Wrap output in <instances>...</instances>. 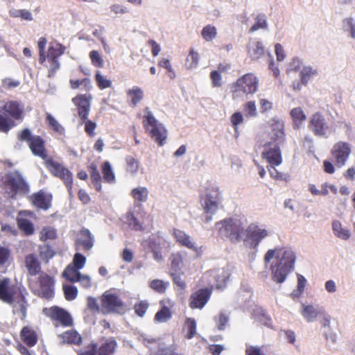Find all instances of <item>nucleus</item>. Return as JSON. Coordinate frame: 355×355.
I'll use <instances>...</instances> for the list:
<instances>
[{"label":"nucleus","instance_id":"f257e3e1","mask_svg":"<svg viewBox=\"0 0 355 355\" xmlns=\"http://www.w3.org/2000/svg\"><path fill=\"white\" fill-rule=\"evenodd\" d=\"M276 261L270 266L272 279L277 284L283 283L288 275L295 268L296 259L295 252L291 249L276 248L269 250L264 256V261L268 263L273 258Z\"/></svg>","mask_w":355,"mask_h":355},{"label":"nucleus","instance_id":"f03ea898","mask_svg":"<svg viewBox=\"0 0 355 355\" xmlns=\"http://www.w3.org/2000/svg\"><path fill=\"white\" fill-rule=\"evenodd\" d=\"M0 300L8 304L17 302L19 305L18 311L23 317L26 316L27 301L23 290L17 284H13L9 278L0 279Z\"/></svg>","mask_w":355,"mask_h":355},{"label":"nucleus","instance_id":"7ed1b4c3","mask_svg":"<svg viewBox=\"0 0 355 355\" xmlns=\"http://www.w3.org/2000/svg\"><path fill=\"white\" fill-rule=\"evenodd\" d=\"M218 235L223 239H227L232 243H238L241 241L245 234L243 222L236 218H228L217 222Z\"/></svg>","mask_w":355,"mask_h":355},{"label":"nucleus","instance_id":"20e7f679","mask_svg":"<svg viewBox=\"0 0 355 355\" xmlns=\"http://www.w3.org/2000/svg\"><path fill=\"white\" fill-rule=\"evenodd\" d=\"M54 278L46 272H41L35 279H28L31 291L37 296L51 300L54 296Z\"/></svg>","mask_w":355,"mask_h":355},{"label":"nucleus","instance_id":"39448f33","mask_svg":"<svg viewBox=\"0 0 355 355\" xmlns=\"http://www.w3.org/2000/svg\"><path fill=\"white\" fill-rule=\"evenodd\" d=\"M17 139L20 141L26 142L31 153L35 156L40 157L44 161L48 158L46 143L40 135H34L28 128H24L17 134Z\"/></svg>","mask_w":355,"mask_h":355},{"label":"nucleus","instance_id":"423d86ee","mask_svg":"<svg viewBox=\"0 0 355 355\" xmlns=\"http://www.w3.org/2000/svg\"><path fill=\"white\" fill-rule=\"evenodd\" d=\"M144 127L149 136L159 146H163L167 137V131L164 125L154 117L148 107L145 109Z\"/></svg>","mask_w":355,"mask_h":355},{"label":"nucleus","instance_id":"0eeeda50","mask_svg":"<svg viewBox=\"0 0 355 355\" xmlns=\"http://www.w3.org/2000/svg\"><path fill=\"white\" fill-rule=\"evenodd\" d=\"M127 305L119 295L105 291L101 297V312L103 314H124Z\"/></svg>","mask_w":355,"mask_h":355},{"label":"nucleus","instance_id":"6e6552de","mask_svg":"<svg viewBox=\"0 0 355 355\" xmlns=\"http://www.w3.org/2000/svg\"><path fill=\"white\" fill-rule=\"evenodd\" d=\"M3 183L9 190L11 197H15L18 193L25 194L29 192L28 183L18 171L7 173L4 176Z\"/></svg>","mask_w":355,"mask_h":355},{"label":"nucleus","instance_id":"1a4fd4ad","mask_svg":"<svg viewBox=\"0 0 355 355\" xmlns=\"http://www.w3.org/2000/svg\"><path fill=\"white\" fill-rule=\"evenodd\" d=\"M43 313L51 319L55 327H71L73 324V320L70 313L59 306L45 308Z\"/></svg>","mask_w":355,"mask_h":355},{"label":"nucleus","instance_id":"9d476101","mask_svg":"<svg viewBox=\"0 0 355 355\" xmlns=\"http://www.w3.org/2000/svg\"><path fill=\"white\" fill-rule=\"evenodd\" d=\"M351 153V145L342 141L336 142L331 150V155L338 167H342L345 164Z\"/></svg>","mask_w":355,"mask_h":355},{"label":"nucleus","instance_id":"9b49d317","mask_svg":"<svg viewBox=\"0 0 355 355\" xmlns=\"http://www.w3.org/2000/svg\"><path fill=\"white\" fill-rule=\"evenodd\" d=\"M309 128L317 137H327L329 127L325 117L320 112L314 113L310 118Z\"/></svg>","mask_w":355,"mask_h":355},{"label":"nucleus","instance_id":"f8f14e48","mask_svg":"<svg viewBox=\"0 0 355 355\" xmlns=\"http://www.w3.org/2000/svg\"><path fill=\"white\" fill-rule=\"evenodd\" d=\"M280 145L271 141L264 144V150L261 153V157L266 159L270 165H279L282 162V152Z\"/></svg>","mask_w":355,"mask_h":355},{"label":"nucleus","instance_id":"ddd939ff","mask_svg":"<svg viewBox=\"0 0 355 355\" xmlns=\"http://www.w3.org/2000/svg\"><path fill=\"white\" fill-rule=\"evenodd\" d=\"M211 288H200L191 293L189 297V306L192 309H202L211 297Z\"/></svg>","mask_w":355,"mask_h":355},{"label":"nucleus","instance_id":"4468645a","mask_svg":"<svg viewBox=\"0 0 355 355\" xmlns=\"http://www.w3.org/2000/svg\"><path fill=\"white\" fill-rule=\"evenodd\" d=\"M160 309L155 313L154 321L156 323L166 322L172 318V309L175 306L174 301L166 298L160 300Z\"/></svg>","mask_w":355,"mask_h":355},{"label":"nucleus","instance_id":"2eb2a0df","mask_svg":"<svg viewBox=\"0 0 355 355\" xmlns=\"http://www.w3.org/2000/svg\"><path fill=\"white\" fill-rule=\"evenodd\" d=\"M271 130V142L282 144L285 141V131L284 122L277 118H272L268 121Z\"/></svg>","mask_w":355,"mask_h":355},{"label":"nucleus","instance_id":"dca6fc26","mask_svg":"<svg viewBox=\"0 0 355 355\" xmlns=\"http://www.w3.org/2000/svg\"><path fill=\"white\" fill-rule=\"evenodd\" d=\"M163 242L164 240L162 238L152 235L144 240L141 245L144 248H148L151 250L155 260L161 261L163 259L162 255V245Z\"/></svg>","mask_w":355,"mask_h":355},{"label":"nucleus","instance_id":"f3484780","mask_svg":"<svg viewBox=\"0 0 355 355\" xmlns=\"http://www.w3.org/2000/svg\"><path fill=\"white\" fill-rule=\"evenodd\" d=\"M94 237L88 229L83 228L80 230L79 237L75 241L74 245L76 250L82 249L89 251L94 246Z\"/></svg>","mask_w":355,"mask_h":355},{"label":"nucleus","instance_id":"a211bd4d","mask_svg":"<svg viewBox=\"0 0 355 355\" xmlns=\"http://www.w3.org/2000/svg\"><path fill=\"white\" fill-rule=\"evenodd\" d=\"M52 195L42 190L34 193L30 197L32 204L40 209L47 210L51 207Z\"/></svg>","mask_w":355,"mask_h":355},{"label":"nucleus","instance_id":"6ab92c4d","mask_svg":"<svg viewBox=\"0 0 355 355\" xmlns=\"http://www.w3.org/2000/svg\"><path fill=\"white\" fill-rule=\"evenodd\" d=\"M268 232L266 229L259 227L254 223H251L245 230L244 236L247 239L251 240L255 245H258L261 241L268 236Z\"/></svg>","mask_w":355,"mask_h":355},{"label":"nucleus","instance_id":"aec40b11","mask_svg":"<svg viewBox=\"0 0 355 355\" xmlns=\"http://www.w3.org/2000/svg\"><path fill=\"white\" fill-rule=\"evenodd\" d=\"M100 345L97 347L98 355H114L118 344L114 337L102 338Z\"/></svg>","mask_w":355,"mask_h":355},{"label":"nucleus","instance_id":"412c9836","mask_svg":"<svg viewBox=\"0 0 355 355\" xmlns=\"http://www.w3.org/2000/svg\"><path fill=\"white\" fill-rule=\"evenodd\" d=\"M61 344L80 346L83 343L81 335L74 329L66 331L58 335Z\"/></svg>","mask_w":355,"mask_h":355},{"label":"nucleus","instance_id":"4be33fe9","mask_svg":"<svg viewBox=\"0 0 355 355\" xmlns=\"http://www.w3.org/2000/svg\"><path fill=\"white\" fill-rule=\"evenodd\" d=\"M3 110L6 114L15 119L18 120L22 119L24 107L17 101H10L6 102L3 107Z\"/></svg>","mask_w":355,"mask_h":355},{"label":"nucleus","instance_id":"5701e85b","mask_svg":"<svg viewBox=\"0 0 355 355\" xmlns=\"http://www.w3.org/2000/svg\"><path fill=\"white\" fill-rule=\"evenodd\" d=\"M21 340L29 347L35 346L38 340L37 332L31 327L26 326L20 332Z\"/></svg>","mask_w":355,"mask_h":355},{"label":"nucleus","instance_id":"b1692460","mask_svg":"<svg viewBox=\"0 0 355 355\" xmlns=\"http://www.w3.org/2000/svg\"><path fill=\"white\" fill-rule=\"evenodd\" d=\"M73 103L78 106V115L85 121L87 119L89 112V103L85 96H80L73 98Z\"/></svg>","mask_w":355,"mask_h":355},{"label":"nucleus","instance_id":"393cba45","mask_svg":"<svg viewBox=\"0 0 355 355\" xmlns=\"http://www.w3.org/2000/svg\"><path fill=\"white\" fill-rule=\"evenodd\" d=\"M25 266L31 275H36L41 272V265L36 255L28 254L25 258Z\"/></svg>","mask_w":355,"mask_h":355},{"label":"nucleus","instance_id":"a878e982","mask_svg":"<svg viewBox=\"0 0 355 355\" xmlns=\"http://www.w3.org/2000/svg\"><path fill=\"white\" fill-rule=\"evenodd\" d=\"M236 85L239 89H257L258 80L253 73H247L237 80Z\"/></svg>","mask_w":355,"mask_h":355},{"label":"nucleus","instance_id":"bb28decb","mask_svg":"<svg viewBox=\"0 0 355 355\" xmlns=\"http://www.w3.org/2000/svg\"><path fill=\"white\" fill-rule=\"evenodd\" d=\"M218 205L216 200H212L209 196H207L203 205L205 213L207 214L205 222L209 223L212 219V216L216 212Z\"/></svg>","mask_w":355,"mask_h":355},{"label":"nucleus","instance_id":"cd10ccee","mask_svg":"<svg viewBox=\"0 0 355 355\" xmlns=\"http://www.w3.org/2000/svg\"><path fill=\"white\" fill-rule=\"evenodd\" d=\"M173 235L175 240L181 245L187 247L189 249L196 250L194 243L191 241L190 236L184 232L180 230H174Z\"/></svg>","mask_w":355,"mask_h":355},{"label":"nucleus","instance_id":"c85d7f7f","mask_svg":"<svg viewBox=\"0 0 355 355\" xmlns=\"http://www.w3.org/2000/svg\"><path fill=\"white\" fill-rule=\"evenodd\" d=\"M290 115L292 118L295 129H299L306 119V114L300 107L292 109L290 112Z\"/></svg>","mask_w":355,"mask_h":355},{"label":"nucleus","instance_id":"c756f323","mask_svg":"<svg viewBox=\"0 0 355 355\" xmlns=\"http://www.w3.org/2000/svg\"><path fill=\"white\" fill-rule=\"evenodd\" d=\"M56 178L63 181L69 193L72 191L73 187V174L64 166L62 168V171L59 173Z\"/></svg>","mask_w":355,"mask_h":355},{"label":"nucleus","instance_id":"7c9ffc66","mask_svg":"<svg viewBox=\"0 0 355 355\" xmlns=\"http://www.w3.org/2000/svg\"><path fill=\"white\" fill-rule=\"evenodd\" d=\"M301 83L306 86L308 83L318 76V71L311 66L304 67L300 72Z\"/></svg>","mask_w":355,"mask_h":355},{"label":"nucleus","instance_id":"2f4dec72","mask_svg":"<svg viewBox=\"0 0 355 355\" xmlns=\"http://www.w3.org/2000/svg\"><path fill=\"white\" fill-rule=\"evenodd\" d=\"M248 53L253 60H258L264 55L265 49L261 42H255L250 44L248 47Z\"/></svg>","mask_w":355,"mask_h":355},{"label":"nucleus","instance_id":"473e14b6","mask_svg":"<svg viewBox=\"0 0 355 355\" xmlns=\"http://www.w3.org/2000/svg\"><path fill=\"white\" fill-rule=\"evenodd\" d=\"M80 269L68 265L62 272V276L64 277L68 282H78L79 279V277L81 273L79 272Z\"/></svg>","mask_w":355,"mask_h":355},{"label":"nucleus","instance_id":"72a5a7b5","mask_svg":"<svg viewBox=\"0 0 355 355\" xmlns=\"http://www.w3.org/2000/svg\"><path fill=\"white\" fill-rule=\"evenodd\" d=\"M184 331H186L184 338L190 340L193 338L197 334V325L195 319L187 318L184 324Z\"/></svg>","mask_w":355,"mask_h":355},{"label":"nucleus","instance_id":"f704fd0d","mask_svg":"<svg viewBox=\"0 0 355 355\" xmlns=\"http://www.w3.org/2000/svg\"><path fill=\"white\" fill-rule=\"evenodd\" d=\"M332 230L334 234L340 239L347 240L351 236L350 231L344 228L338 220H334L332 223Z\"/></svg>","mask_w":355,"mask_h":355},{"label":"nucleus","instance_id":"c9c22d12","mask_svg":"<svg viewBox=\"0 0 355 355\" xmlns=\"http://www.w3.org/2000/svg\"><path fill=\"white\" fill-rule=\"evenodd\" d=\"M101 171L103 180L105 182L113 184L116 181L114 173L112 170L110 163L107 161L104 162L101 165Z\"/></svg>","mask_w":355,"mask_h":355},{"label":"nucleus","instance_id":"e433bc0d","mask_svg":"<svg viewBox=\"0 0 355 355\" xmlns=\"http://www.w3.org/2000/svg\"><path fill=\"white\" fill-rule=\"evenodd\" d=\"M44 166L49 173L54 177L61 172L64 165L53 159V157H48L44 160Z\"/></svg>","mask_w":355,"mask_h":355},{"label":"nucleus","instance_id":"4c0bfd02","mask_svg":"<svg viewBox=\"0 0 355 355\" xmlns=\"http://www.w3.org/2000/svg\"><path fill=\"white\" fill-rule=\"evenodd\" d=\"M125 223L133 230L144 231L145 228L132 211H128L125 216Z\"/></svg>","mask_w":355,"mask_h":355},{"label":"nucleus","instance_id":"58836bf2","mask_svg":"<svg viewBox=\"0 0 355 355\" xmlns=\"http://www.w3.org/2000/svg\"><path fill=\"white\" fill-rule=\"evenodd\" d=\"M302 315L306 320L307 322H311L315 320L319 312L312 305L302 304Z\"/></svg>","mask_w":355,"mask_h":355},{"label":"nucleus","instance_id":"ea45409f","mask_svg":"<svg viewBox=\"0 0 355 355\" xmlns=\"http://www.w3.org/2000/svg\"><path fill=\"white\" fill-rule=\"evenodd\" d=\"M254 24L250 28L249 32L253 33L259 29H268V21L266 17L263 13L258 14L255 17Z\"/></svg>","mask_w":355,"mask_h":355},{"label":"nucleus","instance_id":"a19ab883","mask_svg":"<svg viewBox=\"0 0 355 355\" xmlns=\"http://www.w3.org/2000/svg\"><path fill=\"white\" fill-rule=\"evenodd\" d=\"M17 225L19 229L22 231L25 235L29 236L33 234L34 227L31 220L27 218H20L17 219Z\"/></svg>","mask_w":355,"mask_h":355},{"label":"nucleus","instance_id":"79ce46f5","mask_svg":"<svg viewBox=\"0 0 355 355\" xmlns=\"http://www.w3.org/2000/svg\"><path fill=\"white\" fill-rule=\"evenodd\" d=\"M131 196L136 202H146L148 196V190L146 187H137L131 191Z\"/></svg>","mask_w":355,"mask_h":355},{"label":"nucleus","instance_id":"37998d69","mask_svg":"<svg viewBox=\"0 0 355 355\" xmlns=\"http://www.w3.org/2000/svg\"><path fill=\"white\" fill-rule=\"evenodd\" d=\"M57 238L56 230L52 227H44L40 232V241L54 240Z\"/></svg>","mask_w":355,"mask_h":355},{"label":"nucleus","instance_id":"c03bdc74","mask_svg":"<svg viewBox=\"0 0 355 355\" xmlns=\"http://www.w3.org/2000/svg\"><path fill=\"white\" fill-rule=\"evenodd\" d=\"M168 285V282L161 279H153L149 283L150 288L158 293H164Z\"/></svg>","mask_w":355,"mask_h":355},{"label":"nucleus","instance_id":"a18cd8bd","mask_svg":"<svg viewBox=\"0 0 355 355\" xmlns=\"http://www.w3.org/2000/svg\"><path fill=\"white\" fill-rule=\"evenodd\" d=\"M125 163L127 166V171L132 174H135L138 172L139 168V162L138 159L131 155H128L125 157Z\"/></svg>","mask_w":355,"mask_h":355},{"label":"nucleus","instance_id":"49530a36","mask_svg":"<svg viewBox=\"0 0 355 355\" xmlns=\"http://www.w3.org/2000/svg\"><path fill=\"white\" fill-rule=\"evenodd\" d=\"M65 46L60 43H56L55 45H51L48 50V58H58L64 53Z\"/></svg>","mask_w":355,"mask_h":355},{"label":"nucleus","instance_id":"de8ad7c7","mask_svg":"<svg viewBox=\"0 0 355 355\" xmlns=\"http://www.w3.org/2000/svg\"><path fill=\"white\" fill-rule=\"evenodd\" d=\"M217 30L215 26L207 25L202 30V36L207 42H210L216 38Z\"/></svg>","mask_w":355,"mask_h":355},{"label":"nucleus","instance_id":"09e8293b","mask_svg":"<svg viewBox=\"0 0 355 355\" xmlns=\"http://www.w3.org/2000/svg\"><path fill=\"white\" fill-rule=\"evenodd\" d=\"M46 121L49 126L55 132L60 134L64 132V128L62 126L55 120V119L49 113L46 114Z\"/></svg>","mask_w":355,"mask_h":355},{"label":"nucleus","instance_id":"8fccbe9b","mask_svg":"<svg viewBox=\"0 0 355 355\" xmlns=\"http://www.w3.org/2000/svg\"><path fill=\"white\" fill-rule=\"evenodd\" d=\"M64 297L68 301L73 300L78 295V289L71 285H63Z\"/></svg>","mask_w":355,"mask_h":355},{"label":"nucleus","instance_id":"3c124183","mask_svg":"<svg viewBox=\"0 0 355 355\" xmlns=\"http://www.w3.org/2000/svg\"><path fill=\"white\" fill-rule=\"evenodd\" d=\"M149 307V304L146 300H141L134 305V310L138 316L142 318L146 314L148 309Z\"/></svg>","mask_w":355,"mask_h":355},{"label":"nucleus","instance_id":"603ef678","mask_svg":"<svg viewBox=\"0 0 355 355\" xmlns=\"http://www.w3.org/2000/svg\"><path fill=\"white\" fill-rule=\"evenodd\" d=\"M127 96L130 100L132 105L136 106L143 98L144 94L142 90H128Z\"/></svg>","mask_w":355,"mask_h":355},{"label":"nucleus","instance_id":"864d4df0","mask_svg":"<svg viewBox=\"0 0 355 355\" xmlns=\"http://www.w3.org/2000/svg\"><path fill=\"white\" fill-rule=\"evenodd\" d=\"M54 254V251L49 245H44L40 247V257L45 261L47 262Z\"/></svg>","mask_w":355,"mask_h":355},{"label":"nucleus","instance_id":"5fc2aeb1","mask_svg":"<svg viewBox=\"0 0 355 355\" xmlns=\"http://www.w3.org/2000/svg\"><path fill=\"white\" fill-rule=\"evenodd\" d=\"M343 29L349 33L351 37L355 39V22L352 18H346L343 20Z\"/></svg>","mask_w":355,"mask_h":355},{"label":"nucleus","instance_id":"6e6d98bb","mask_svg":"<svg viewBox=\"0 0 355 355\" xmlns=\"http://www.w3.org/2000/svg\"><path fill=\"white\" fill-rule=\"evenodd\" d=\"M86 261V257L83 254L77 252L73 255L72 263L70 265L80 270L84 268Z\"/></svg>","mask_w":355,"mask_h":355},{"label":"nucleus","instance_id":"4d7b16f0","mask_svg":"<svg viewBox=\"0 0 355 355\" xmlns=\"http://www.w3.org/2000/svg\"><path fill=\"white\" fill-rule=\"evenodd\" d=\"M15 125L13 121H9L4 116L0 114V132L7 133Z\"/></svg>","mask_w":355,"mask_h":355},{"label":"nucleus","instance_id":"13d9d810","mask_svg":"<svg viewBox=\"0 0 355 355\" xmlns=\"http://www.w3.org/2000/svg\"><path fill=\"white\" fill-rule=\"evenodd\" d=\"M10 255V250L0 245V269L4 268V266L8 261ZM1 272H5V269L1 270Z\"/></svg>","mask_w":355,"mask_h":355},{"label":"nucleus","instance_id":"bf43d9fd","mask_svg":"<svg viewBox=\"0 0 355 355\" xmlns=\"http://www.w3.org/2000/svg\"><path fill=\"white\" fill-rule=\"evenodd\" d=\"M97 347L98 343L92 342L87 345L85 350H78V355H98Z\"/></svg>","mask_w":355,"mask_h":355},{"label":"nucleus","instance_id":"052dcab7","mask_svg":"<svg viewBox=\"0 0 355 355\" xmlns=\"http://www.w3.org/2000/svg\"><path fill=\"white\" fill-rule=\"evenodd\" d=\"M198 62V54L193 50H191L189 56L186 60V65L188 68L196 67Z\"/></svg>","mask_w":355,"mask_h":355},{"label":"nucleus","instance_id":"680f3d73","mask_svg":"<svg viewBox=\"0 0 355 355\" xmlns=\"http://www.w3.org/2000/svg\"><path fill=\"white\" fill-rule=\"evenodd\" d=\"M96 80L98 87L102 89L111 87L112 86L111 80L105 78L99 71L96 74Z\"/></svg>","mask_w":355,"mask_h":355},{"label":"nucleus","instance_id":"e2e57ef3","mask_svg":"<svg viewBox=\"0 0 355 355\" xmlns=\"http://www.w3.org/2000/svg\"><path fill=\"white\" fill-rule=\"evenodd\" d=\"M306 279L302 275L298 274L297 275V290L294 291L292 293L293 295L295 297L300 296L304 290L305 286H306Z\"/></svg>","mask_w":355,"mask_h":355},{"label":"nucleus","instance_id":"0e129e2a","mask_svg":"<svg viewBox=\"0 0 355 355\" xmlns=\"http://www.w3.org/2000/svg\"><path fill=\"white\" fill-rule=\"evenodd\" d=\"M89 58L95 67H102L103 66V60L97 51L93 50L90 51Z\"/></svg>","mask_w":355,"mask_h":355},{"label":"nucleus","instance_id":"69168bd1","mask_svg":"<svg viewBox=\"0 0 355 355\" xmlns=\"http://www.w3.org/2000/svg\"><path fill=\"white\" fill-rule=\"evenodd\" d=\"M244 111L246 115L250 117H254L257 116V107L254 101H248L244 105Z\"/></svg>","mask_w":355,"mask_h":355},{"label":"nucleus","instance_id":"338daca9","mask_svg":"<svg viewBox=\"0 0 355 355\" xmlns=\"http://www.w3.org/2000/svg\"><path fill=\"white\" fill-rule=\"evenodd\" d=\"M90 178L92 184L94 186L95 189L98 192H101L102 191V179L100 175V173H96L90 175Z\"/></svg>","mask_w":355,"mask_h":355},{"label":"nucleus","instance_id":"774afa93","mask_svg":"<svg viewBox=\"0 0 355 355\" xmlns=\"http://www.w3.org/2000/svg\"><path fill=\"white\" fill-rule=\"evenodd\" d=\"M215 320L218 329L220 331L225 329L229 320L228 317L224 313H220Z\"/></svg>","mask_w":355,"mask_h":355}]
</instances>
